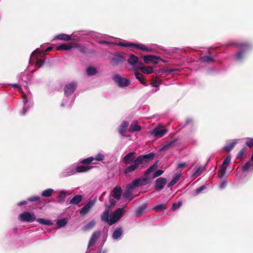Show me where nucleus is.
Returning <instances> with one entry per match:
<instances>
[{"label":"nucleus","mask_w":253,"mask_h":253,"mask_svg":"<svg viewBox=\"0 0 253 253\" xmlns=\"http://www.w3.org/2000/svg\"><path fill=\"white\" fill-rule=\"evenodd\" d=\"M155 156L154 153H150L146 155H142L138 156L134 161L133 164L127 167L124 173L127 175L130 172L136 169L139 166L142 168L147 166V164L153 160Z\"/></svg>","instance_id":"1"},{"label":"nucleus","mask_w":253,"mask_h":253,"mask_svg":"<svg viewBox=\"0 0 253 253\" xmlns=\"http://www.w3.org/2000/svg\"><path fill=\"white\" fill-rule=\"evenodd\" d=\"M151 178L148 176L135 179L128 184V188L134 189L135 187L145 185L148 184Z\"/></svg>","instance_id":"2"},{"label":"nucleus","mask_w":253,"mask_h":253,"mask_svg":"<svg viewBox=\"0 0 253 253\" xmlns=\"http://www.w3.org/2000/svg\"><path fill=\"white\" fill-rule=\"evenodd\" d=\"M118 45L123 47H135L136 49H140L143 51H148V52H152V49L151 48H148L146 45L140 44V43H133L131 42H126L124 43L122 42H120L118 43Z\"/></svg>","instance_id":"3"},{"label":"nucleus","mask_w":253,"mask_h":253,"mask_svg":"<svg viewBox=\"0 0 253 253\" xmlns=\"http://www.w3.org/2000/svg\"><path fill=\"white\" fill-rule=\"evenodd\" d=\"M125 54L123 52H116L111 60L113 66H117L123 64L126 60Z\"/></svg>","instance_id":"4"},{"label":"nucleus","mask_w":253,"mask_h":253,"mask_svg":"<svg viewBox=\"0 0 253 253\" xmlns=\"http://www.w3.org/2000/svg\"><path fill=\"white\" fill-rule=\"evenodd\" d=\"M18 219L22 222H32L36 220V216L34 213L24 211L19 215Z\"/></svg>","instance_id":"5"},{"label":"nucleus","mask_w":253,"mask_h":253,"mask_svg":"<svg viewBox=\"0 0 253 253\" xmlns=\"http://www.w3.org/2000/svg\"><path fill=\"white\" fill-rule=\"evenodd\" d=\"M124 211L123 209L118 208L110 216V225H112L118 221L123 216Z\"/></svg>","instance_id":"6"},{"label":"nucleus","mask_w":253,"mask_h":253,"mask_svg":"<svg viewBox=\"0 0 253 253\" xmlns=\"http://www.w3.org/2000/svg\"><path fill=\"white\" fill-rule=\"evenodd\" d=\"M127 62L129 64L132 66L134 71L138 70L139 67L143 65L142 62H139L138 58L132 54L129 56Z\"/></svg>","instance_id":"7"},{"label":"nucleus","mask_w":253,"mask_h":253,"mask_svg":"<svg viewBox=\"0 0 253 253\" xmlns=\"http://www.w3.org/2000/svg\"><path fill=\"white\" fill-rule=\"evenodd\" d=\"M77 87L76 82H72L71 83L65 85L64 87V94L66 96H70L75 91Z\"/></svg>","instance_id":"8"},{"label":"nucleus","mask_w":253,"mask_h":253,"mask_svg":"<svg viewBox=\"0 0 253 253\" xmlns=\"http://www.w3.org/2000/svg\"><path fill=\"white\" fill-rule=\"evenodd\" d=\"M113 80L121 87L127 86L130 84L129 80L122 77L119 75H115L113 78Z\"/></svg>","instance_id":"9"},{"label":"nucleus","mask_w":253,"mask_h":253,"mask_svg":"<svg viewBox=\"0 0 253 253\" xmlns=\"http://www.w3.org/2000/svg\"><path fill=\"white\" fill-rule=\"evenodd\" d=\"M167 180L165 178L160 177L156 179L155 183V188L156 191H159L162 190L165 186Z\"/></svg>","instance_id":"10"},{"label":"nucleus","mask_w":253,"mask_h":253,"mask_svg":"<svg viewBox=\"0 0 253 253\" xmlns=\"http://www.w3.org/2000/svg\"><path fill=\"white\" fill-rule=\"evenodd\" d=\"M162 59L159 57L155 55H148L143 56V61L144 63L148 64L150 62H152L154 64H157Z\"/></svg>","instance_id":"11"},{"label":"nucleus","mask_w":253,"mask_h":253,"mask_svg":"<svg viewBox=\"0 0 253 253\" xmlns=\"http://www.w3.org/2000/svg\"><path fill=\"white\" fill-rule=\"evenodd\" d=\"M135 152H132L127 154L122 159L123 163L126 165H128L131 164L132 162L134 163V161L136 159Z\"/></svg>","instance_id":"12"},{"label":"nucleus","mask_w":253,"mask_h":253,"mask_svg":"<svg viewBox=\"0 0 253 253\" xmlns=\"http://www.w3.org/2000/svg\"><path fill=\"white\" fill-rule=\"evenodd\" d=\"M122 189L120 186L115 187L112 191V196L117 200H119L121 198Z\"/></svg>","instance_id":"13"},{"label":"nucleus","mask_w":253,"mask_h":253,"mask_svg":"<svg viewBox=\"0 0 253 253\" xmlns=\"http://www.w3.org/2000/svg\"><path fill=\"white\" fill-rule=\"evenodd\" d=\"M94 204V202L93 201H89L81 209L80 211V213L82 215L86 214Z\"/></svg>","instance_id":"14"},{"label":"nucleus","mask_w":253,"mask_h":253,"mask_svg":"<svg viewBox=\"0 0 253 253\" xmlns=\"http://www.w3.org/2000/svg\"><path fill=\"white\" fill-rule=\"evenodd\" d=\"M101 232L100 231L97 230L94 231L92 234L91 237L89 240L88 247H89L93 245L99 238Z\"/></svg>","instance_id":"15"},{"label":"nucleus","mask_w":253,"mask_h":253,"mask_svg":"<svg viewBox=\"0 0 253 253\" xmlns=\"http://www.w3.org/2000/svg\"><path fill=\"white\" fill-rule=\"evenodd\" d=\"M167 132L166 129H161L158 127L155 128L152 132L153 134L155 137H161L164 136Z\"/></svg>","instance_id":"16"},{"label":"nucleus","mask_w":253,"mask_h":253,"mask_svg":"<svg viewBox=\"0 0 253 253\" xmlns=\"http://www.w3.org/2000/svg\"><path fill=\"white\" fill-rule=\"evenodd\" d=\"M74 47V43H63L56 47L57 50H69Z\"/></svg>","instance_id":"17"},{"label":"nucleus","mask_w":253,"mask_h":253,"mask_svg":"<svg viewBox=\"0 0 253 253\" xmlns=\"http://www.w3.org/2000/svg\"><path fill=\"white\" fill-rule=\"evenodd\" d=\"M128 125L129 123L127 121H124L122 122L118 130L119 132L121 135L125 136V133L126 132Z\"/></svg>","instance_id":"18"},{"label":"nucleus","mask_w":253,"mask_h":253,"mask_svg":"<svg viewBox=\"0 0 253 253\" xmlns=\"http://www.w3.org/2000/svg\"><path fill=\"white\" fill-rule=\"evenodd\" d=\"M147 204H143L138 207L135 211V215L136 217H140L143 213L146 212Z\"/></svg>","instance_id":"19"},{"label":"nucleus","mask_w":253,"mask_h":253,"mask_svg":"<svg viewBox=\"0 0 253 253\" xmlns=\"http://www.w3.org/2000/svg\"><path fill=\"white\" fill-rule=\"evenodd\" d=\"M134 75L136 79H137L142 84L146 86L147 84L145 81V79L144 78V76L139 72H138L137 70L135 71Z\"/></svg>","instance_id":"20"},{"label":"nucleus","mask_w":253,"mask_h":253,"mask_svg":"<svg viewBox=\"0 0 253 253\" xmlns=\"http://www.w3.org/2000/svg\"><path fill=\"white\" fill-rule=\"evenodd\" d=\"M138 69H139L143 74H150L154 72L153 68L151 66L142 67L141 66H140Z\"/></svg>","instance_id":"21"},{"label":"nucleus","mask_w":253,"mask_h":253,"mask_svg":"<svg viewBox=\"0 0 253 253\" xmlns=\"http://www.w3.org/2000/svg\"><path fill=\"white\" fill-rule=\"evenodd\" d=\"M141 126L137 125V122H133L131 124V125L129 127L128 131L129 132L138 131L141 129Z\"/></svg>","instance_id":"22"},{"label":"nucleus","mask_w":253,"mask_h":253,"mask_svg":"<svg viewBox=\"0 0 253 253\" xmlns=\"http://www.w3.org/2000/svg\"><path fill=\"white\" fill-rule=\"evenodd\" d=\"M157 212H160L165 211L167 209V205L166 204H161L154 206L153 208Z\"/></svg>","instance_id":"23"},{"label":"nucleus","mask_w":253,"mask_h":253,"mask_svg":"<svg viewBox=\"0 0 253 253\" xmlns=\"http://www.w3.org/2000/svg\"><path fill=\"white\" fill-rule=\"evenodd\" d=\"M109 211L108 210H105L101 215V219L102 221L107 222L110 225V218Z\"/></svg>","instance_id":"24"},{"label":"nucleus","mask_w":253,"mask_h":253,"mask_svg":"<svg viewBox=\"0 0 253 253\" xmlns=\"http://www.w3.org/2000/svg\"><path fill=\"white\" fill-rule=\"evenodd\" d=\"M250 169H253V162H251V161H248L241 168V170L243 172L247 171Z\"/></svg>","instance_id":"25"},{"label":"nucleus","mask_w":253,"mask_h":253,"mask_svg":"<svg viewBox=\"0 0 253 253\" xmlns=\"http://www.w3.org/2000/svg\"><path fill=\"white\" fill-rule=\"evenodd\" d=\"M83 200V196L81 195H77L70 200V204L77 205Z\"/></svg>","instance_id":"26"},{"label":"nucleus","mask_w":253,"mask_h":253,"mask_svg":"<svg viewBox=\"0 0 253 253\" xmlns=\"http://www.w3.org/2000/svg\"><path fill=\"white\" fill-rule=\"evenodd\" d=\"M236 144L237 141L236 140H235L231 142L227 143L224 147V151L227 152H229L231 150H232L234 148Z\"/></svg>","instance_id":"27"},{"label":"nucleus","mask_w":253,"mask_h":253,"mask_svg":"<svg viewBox=\"0 0 253 253\" xmlns=\"http://www.w3.org/2000/svg\"><path fill=\"white\" fill-rule=\"evenodd\" d=\"M56 39L65 41H70L71 40V36L65 34H61L56 36Z\"/></svg>","instance_id":"28"},{"label":"nucleus","mask_w":253,"mask_h":253,"mask_svg":"<svg viewBox=\"0 0 253 253\" xmlns=\"http://www.w3.org/2000/svg\"><path fill=\"white\" fill-rule=\"evenodd\" d=\"M133 189H130L128 188V184L126 185V189L125 191L124 194H123V197L124 198L126 199L129 200V201H130L132 199V193L131 192V190Z\"/></svg>","instance_id":"29"},{"label":"nucleus","mask_w":253,"mask_h":253,"mask_svg":"<svg viewBox=\"0 0 253 253\" xmlns=\"http://www.w3.org/2000/svg\"><path fill=\"white\" fill-rule=\"evenodd\" d=\"M123 231L122 228H116L112 235V237L114 239H118L122 235Z\"/></svg>","instance_id":"30"},{"label":"nucleus","mask_w":253,"mask_h":253,"mask_svg":"<svg viewBox=\"0 0 253 253\" xmlns=\"http://www.w3.org/2000/svg\"><path fill=\"white\" fill-rule=\"evenodd\" d=\"M95 225V221L93 220L89 222L86 225L83 227V230L84 231H87L92 229Z\"/></svg>","instance_id":"31"},{"label":"nucleus","mask_w":253,"mask_h":253,"mask_svg":"<svg viewBox=\"0 0 253 253\" xmlns=\"http://www.w3.org/2000/svg\"><path fill=\"white\" fill-rule=\"evenodd\" d=\"M66 196V192L62 190L60 192L59 195L58 196L57 198V202L59 203H62L64 201Z\"/></svg>","instance_id":"32"},{"label":"nucleus","mask_w":253,"mask_h":253,"mask_svg":"<svg viewBox=\"0 0 253 253\" xmlns=\"http://www.w3.org/2000/svg\"><path fill=\"white\" fill-rule=\"evenodd\" d=\"M91 168V167L89 166H79L77 167L76 171L77 172H84L90 169Z\"/></svg>","instance_id":"33"},{"label":"nucleus","mask_w":253,"mask_h":253,"mask_svg":"<svg viewBox=\"0 0 253 253\" xmlns=\"http://www.w3.org/2000/svg\"><path fill=\"white\" fill-rule=\"evenodd\" d=\"M36 220L39 223L42 225H52L53 223L50 220L44 219L43 218H36Z\"/></svg>","instance_id":"34"},{"label":"nucleus","mask_w":253,"mask_h":253,"mask_svg":"<svg viewBox=\"0 0 253 253\" xmlns=\"http://www.w3.org/2000/svg\"><path fill=\"white\" fill-rule=\"evenodd\" d=\"M157 162H156L153 165L150 166L146 170H145L144 172V175L145 176H148L147 175L155 170L157 168Z\"/></svg>","instance_id":"35"},{"label":"nucleus","mask_w":253,"mask_h":253,"mask_svg":"<svg viewBox=\"0 0 253 253\" xmlns=\"http://www.w3.org/2000/svg\"><path fill=\"white\" fill-rule=\"evenodd\" d=\"M173 71L171 69H161L158 71H156L155 73L157 75V78H159L162 75L163 73H170Z\"/></svg>","instance_id":"36"},{"label":"nucleus","mask_w":253,"mask_h":253,"mask_svg":"<svg viewBox=\"0 0 253 253\" xmlns=\"http://www.w3.org/2000/svg\"><path fill=\"white\" fill-rule=\"evenodd\" d=\"M53 192V190L52 189L48 188L42 192V196L44 197H49L52 195Z\"/></svg>","instance_id":"37"},{"label":"nucleus","mask_w":253,"mask_h":253,"mask_svg":"<svg viewBox=\"0 0 253 253\" xmlns=\"http://www.w3.org/2000/svg\"><path fill=\"white\" fill-rule=\"evenodd\" d=\"M179 175L176 174L171 180V181L168 184V187L169 188L173 186L175 184L179 179Z\"/></svg>","instance_id":"38"},{"label":"nucleus","mask_w":253,"mask_h":253,"mask_svg":"<svg viewBox=\"0 0 253 253\" xmlns=\"http://www.w3.org/2000/svg\"><path fill=\"white\" fill-rule=\"evenodd\" d=\"M200 59L202 62L208 63L212 62L213 61V57L210 56H204L201 57Z\"/></svg>","instance_id":"39"},{"label":"nucleus","mask_w":253,"mask_h":253,"mask_svg":"<svg viewBox=\"0 0 253 253\" xmlns=\"http://www.w3.org/2000/svg\"><path fill=\"white\" fill-rule=\"evenodd\" d=\"M40 197H39V196H32V197H29L28 199V201L29 202H31L37 201V205H41V201L40 200Z\"/></svg>","instance_id":"40"},{"label":"nucleus","mask_w":253,"mask_h":253,"mask_svg":"<svg viewBox=\"0 0 253 253\" xmlns=\"http://www.w3.org/2000/svg\"><path fill=\"white\" fill-rule=\"evenodd\" d=\"M87 74L89 76L95 75L97 73L96 69L94 67H89L86 70Z\"/></svg>","instance_id":"41"},{"label":"nucleus","mask_w":253,"mask_h":253,"mask_svg":"<svg viewBox=\"0 0 253 253\" xmlns=\"http://www.w3.org/2000/svg\"><path fill=\"white\" fill-rule=\"evenodd\" d=\"M227 169L226 166H221L220 169L218 170V175L220 177H223L225 174Z\"/></svg>","instance_id":"42"},{"label":"nucleus","mask_w":253,"mask_h":253,"mask_svg":"<svg viewBox=\"0 0 253 253\" xmlns=\"http://www.w3.org/2000/svg\"><path fill=\"white\" fill-rule=\"evenodd\" d=\"M67 223V220L66 218H62L58 220L56 224L59 227H64Z\"/></svg>","instance_id":"43"},{"label":"nucleus","mask_w":253,"mask_h":253,"mask_svg":"<svg viewBox=\"0 0 253 253\" xmlns=\"http://www.w3.org/2000/svg\"><path fill=\"white\" fill-rule=\"evenodd\" d=\"M74 47L78 48V50L81 53H84L86 52L85 48L83 46H81L78 43H74Z\"/></svg>","instance_id":"44"},{"label":"nucleus","mask_w":253,"mask_h":253,"mask_svg":"<svg viewBox=\"0 0 253 253\" xmlns=\"http://www.w3.org/2000/svg\"><path fill=\"white\" fill-rule=\"evenodd\" d=\"M247 150L246 147H243L238 153L237 155V159H242L243 158V156L245 154V152Z\"/></svg>","instance_id":"45"},{"label":"nucleus","mask_w":253,"mask_h":253,"mask_svg":"<svg viewBox=\"0 0 253 253\" xmlns=\"http://www.w3.org/2000/svg\"><path fill=\"white\" fill-rule=\"evenodd\" d=\"M94 160V158L92 157H88L86 159L83 160L81 162V164H89L91 163Z\"/></svg>","instance_id":"46"},{"label":"nucleus","mask_w":253,"mask_h":253,"mask_svg":"<svg viewBox=\"0 0 253 253\" xmlns=\"http://www.w3.org/2000/svg\"><path fill=\"white\" fill-rule=\"evenodd\" d=\"M231 156L230 155H228L225 158V159L224 160V161H223L221 166H226V165H228L230 163V161H231Z\"/></svg>","instance_id":"47"},{"label":"nucleus","mask_w":253,"mask_h":253,"mask_svg":"<svg viewBox=\"0 0 253 253\" xmlns=\"http://www.w3.org/2000/svg\"><path fill=\"white\" fill-rule=\"evenodd\" d=\"M182 202L179 201L177 203H173L172 210L175 211L179 209L182 205Z\"/></svg>","instance_id":"48"},{"label":"nucleus","mask_w":253,"mask_h":253,"mask_svg":"<svg viewBox=\"0 0 253 253\" xmlns=\"http://www.w3.org/2000/svg\"><path fill=\"white\" fill-rule=\"evenodd\" d=\"M239 47L245 50H247L250 48V46L248 43H242L239 44Z\"/></svg>","instance_id":"49"},{"label":"nucleus","mask_w":253,"mask_h":253,"mask_svg":"<svg viewBox=\"0 0 253 253\" xmlns=\"http://www.w3.org/2000/svg\"><path fill=\"white\" fill-rule=\"evenodd\" d=\"M163 173L164 170L161 169L157 170L153 173V178L158 177L162 175Z\"/></svg>","instance_id":"50"},{"label":"nucleus","mask_w":253,"mask_h":253,"mask_svg":"<svg viewBox=\"0 0 253 253\" xmlns=\"http://www.w3.org/2000/svg\"><path fill=\"white\" fill-rule=\"evenodd\" d=\"M94 159L97 161H101L104 160V156L102 154L98 153Z\"/></svg>","instance_id":"51"},{"label":"nucleus","mask_w":253,"mask_h":253,"mask_svg":"<svg viewBox=\"0 0 253 253\" xmlns=\"http://www.w3.org/2000/svg\"><path fill=\"white\" fill-rule=\"evenodd\" d=\"M44 62V61L41 59H37L36 62V65L38 68H40Z\"/></svg>","instance_id":"52"},{"label":"nucleus","mask_w":253,"mask_h":253,"mask_svg":"<svg viewBox=\"0 0 253 253\" xmlns=\"http://www.w3.org/2000/svg\"><path fill=\"white\" fill-rule=\"evenodd\" d=\"M244 52V51H240L237 52L236 54V58L239 60L242 59L243 57Z\"/></svg>","instance_id":"53"},{"label":"nucleus","mask_w":253,"mask_h":253,"mask_svg":"<svg viewBox=\"0 0 253 253\" xmlns=\"http://www.w3.org/2000/svg\"><path fill=\"white\" fill-rule=\"evenodd\" d=\"M205 188V186L204 185H202L197 189H196L195 192L196 194H199L202 191H203Z\"/></svg>","instance_id":"54"},{"label":"nucleus","mask_w":253,"mask_h":253,"mask_svg":"<svg viewBox=\"0 0 253 253\" xmlns=\"http://www.w3.org/2000/svg\"><path fill=\"white\" fill-rule=\"evenodd\" d=\"M246 145L249 146V147H253V139H249L247 142H246Z\"/></svg>","instance_id":"55"},{"label":"nucleus","mask_w":253,"mask_h":253,"mask_svg":"<svg viewBox=\"0 0 253 253\" xmlns=\"http://www.w3.org/2000/svg\"><path fill=\"white\" fill-rule=\"evenodd\" d=\"M193 119H192V118H187V119H186V120L185 124V125H184V126H183L184 127V126H187V125H189V124H190L192 123H193Z\"/></svg>","instance_id":"56"},{"label":"nucleus","mask_w":253,"mask_h":253,"mask_svg":"<svg viewBox=\"0 0 253 253\" xmlns=\"http://www.w3.org/2000/svg\"><path fill=\"white\" fill-rule=\"evenodd\" d=\"M151 85L152 86H154V87H158L159 86V83L157 81V80H154L152 83H151Z\"/></svg>","instance_id":"57"},{"label":"nucleus","mask_w":253,"mask_h":253,"mask_svg":"<svg viewBox=\"0 0 253 253\" xmlns=\"http://www.w3.org/2000/svg\"><path fill=\"white\" fill-rule=\"evenodd\" d=\"M195 171L194 174L195 175H199L200 174L199 171L201 169V167H196L195 168Z\"/></svg>","instance_id":"58"},{"label":"nucleus","mask_w":253,"mask_h":253,"mask_svg":"<svg viewBox=\"0 0 253 253\" xmlns=\"http://www.w3.org/2000/svg\"><path fill=\"white\" fill-rule=\"evenodd\" d=\"M109 203H110V206L113 207L115 205V204L116 203V201L115 200H114L113 199L110 198L109 199Z\"/></svg>","instance_id":"59"},{"label":"nucleus","mask_w":253,"mask_h":253,"mask_svg":"<svg viewBox=\"0 0 253 253\" xmlns=\"http://www.w3.org/2000/svg\"><path fill=\"white\" fill-rule=\"evenodd\" d=\"M185 166H186L185 163H179L177 165V168H178V169L182 168L185 167Z\"/></svg>","instance_id":"60"},{"label":"nucleus","mask_w":253,"mask_h":253,"mask_svg":"<svg viewBox=\"0 0 253 253\" xmlns=\"http://www.w3.org/2000/svg\"><path fill=\"white\" fill-rule=\"evenodd\" d=\"M176 140L175 139V140H173L170 142H169L167 145V146H169V147H171L173 145H174V144L176 142Z\"/></svg>","instance_id":"61"},{"label":"nucleus","mask_w":253,"mask_h":253,"mask_svg":"<svg viewBox=\"0 0 253 253\" xmlns=\"http://www.w3.org/2000/svg\"><path fill=\"white\" fill-rule=\"evenodd\" d=\"M106 192H103L101 196L99 198V200L101 202L103 201V197L106 195Z\"/></svg>","instance_id":"62"},{"label":"nucleus","mask_w":253,"mask_h":253,"mask_svg":"<svg viewBox=\"0 0 253 253\" xmlns=\"http://www.w3.org/2000/svg\"><path fill=\"white\" fill-rule=\"evenodd\" d=\"M26 204H27V202L26 201H23L19 202L18 204V205L19 206H21L26 205Z\"/></svg>","instance_id":"63"},{"label":"nucleus","mask_w":253,"mask_h":253,"mask_svg":"<svg viewBox=\"0 0 253 253\" xmlns=\"http://www.w3.org/2000/svg\"><path fill=\"white\" fill-rule=\"evenodd\" d=\"M100 43L102 44H109L110 42L105 41H102L100 42Z\"/></svg>","instance_id":"64"}]
</instances>
